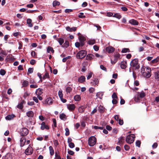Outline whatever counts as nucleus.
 <instances>
[{"label": "nucleus", "instance_id": "obj_1", "mask_svg": "<svg viewBox=\"0 0 159 159\" xmlns=\"http://www.w3.org/2000/svg\"><path fill=\"white\" fill-rule=\"evenodd\" d=\"M139 60L137 58L132 60L130 63V65L133 69H138L140 68L139 64L138 63Z\"/></svg>", "mask_w": 159, "mask_h": 159}, {"label": "nucleus", "instance_id": "obj_2", "mask_svg": "<svg viewBox=\"0 0 159 159\" xmlns=\"http://www.w3.org/2000/svg\"><path fill=\"white\" fill-rule=\"evenodd\" d=\"M86 54L87 52L86 51L82 50L79 52L77 53L76 56L77 59H82L86 56Z\"/></svg>", "mask_w": 159, "mask_h": 159}, {"label": "nucleus", "instance_id": "obj_3", "mask_svg": "<svg viewBox=\"0 0 159 159\" xmlns=\"http://www.w3.org/2000/svg\"><path fill=\"white\" fill-rule=\"evenodd\" d=\"M135 138V135L133 134L129 135L126 137V141L127 143L131 144L134 142Z\"/></svg>", "mask_w": 159, "mask_h": 159}, {"label": "nucleus", "instance_id": "obj_4", "mask_svg": "<svg viewBox=\"0 0 159 159\" xmlns=\"http://www.w3.org/2000/svg\"><path fill=\"white\" fill-rule=\"evenodd\" d=\"M96 143V139L94 136L89 137L88 139L89 145L90 146H93Z\"/></svg>", "mask_w": 159, "mask_h": 159}, {"label": "nucleus", "instance_id": "obj_5", "mask_svg": "<svg viewBox=\"0 0 159 159\" xmlns=\"http://www.w3.org/2000/svg\"><path fill=\"white\" fill-rule=\"evenodd\" d=\"M144 72L145 74H143V75L146 78H149L151 75V68L149 67H147V69Z\"/></svg>", "mask_w": 159, "mask_h": 159}, {"label": "nucleus", "instance_id": "obj_6", "mask_svg": "<svg viewBox=\"0 0 159 159\" xmlns=\"http://www.w3.org/2000/svg\"><path fill=\"white\" fill-rule=\"evenodd\" d=\"M53 100L51 98H48L44 100L43 102V103L45 105H50L52 104Z\"/></svg>", "mask_w": 159, "mask_h": 159}, {"label": "nucleus", "instance_id": "obj_7", "mask_svg": "<svg viewBox=\"0 0 159 159\" xmlns=\"http://www.w3.org/2000/svg\"><path fill=\"white\" fill-rule=\"evenodd\" d=\"M33 152V150L32 148L30 145H29L28 148L25 150V153L27 155H31Z\"/></svg>", "mask_w": 159, "mask_h": 159}, {"label": "nucleus", "instance_id": "obj_8", "mask_svg": "<svg viewBox=\"0 0 159 159\" xmlns=\"http://www.w3.org/2000/svg\"><path fill=\"white\" fill-rule=\"evenodd\" d=\"M28 130L25 128H23L20 130V134L21 136H25L28 134Z\"/></svg>", "mask_w": 159, "mask_h": 159}, {"label": "nucleus", "instance_id": "obj_9", "mask_svg": "<svg viewBox=\"0 0 159 159\" xmlns=\"http://www.w3.org/2000/svg\"><path fill=\"white\" fill-rule=\"evenodd\" d=\"M79 39L80 43V46L82 47L84 44V41L86 40V38L83 36H80L79 37Z\"/></svg>", "mask_w": 159, "mask_h": 159}, {"label": "nucleus", "instance_id": "obj_10", "mask_svg": "<svg viewBox=\"0 0 159 159\" xmlns=\"http://www.w3.org/2000/svg\"><path fill=\"white\" fill-rule=\"evenodd\" d=\"M68 109L71 111H72L75 109V106L74 104H68L67 105Z\"/></svg>", "mask_w": 159, "mask_h": 159}, {"label": "nucleus", "instance_id": "obj_11", "mask_svg": "<svg viewBox=\"0 0 159 159\" xmlns=\"http://www.w3.org/2000/svg\"><path fill=\"white\" fill-rule=\"evenodd\" d=\"M106 51L109 53L113 52L115 51V48L111 46H109L106 48Z\"/></svg>", "mask_w": 159, "mask_h": 159}, {"label": "nucleus", "instance_id": "obj_12", "mask_svg": "<svg viewBox=\"0 0 159 159\" xmlns=\"http://www.w3.org/2000/svg\"><path fill=\"white\" fill-rule=\"evenodd\" d=\"M41 129L43 130L45 129H49V127L47 125H45V123L44 122H42L41 124V126L40 127Z\"/></svg>", "mask_w": 159, "mask_h": 159}, {"label": "nucleus", "instance_id": "obj_13", "mask_svg": "<svg viewBox=\"0 0 159 159\" xmlns=\"http://www.w3.org/2000/svg\"><path fill=\"white\" fill-rule=\"evenodd\" d=\"M76 29L77 27H76L70 28L69 26H67L66 27V30L70 32L75 31L76 30Z\"/></svg>", "mask_w": 159, "mask_h": 159}, {"label": "nucleus", "instance_id": "obj_14", "mask_svg": "<svg viewBox=\"0 0 159 159\" xmlns=\"http://www.w3.org/2000/svg\"><path fill=\"white\" fill-rule=\"evenodd\" d=\"M43 90L42 89L39 88L36 90L35 93L37 96H40L43 93Z\"/></svg>", "mask_w": 159, "mask_h": 159}, {"label": "nucleus", "instance_id": "obj_15", "mask_svg": "<svg viewBox=\"0 0 159 159\" xmlns=\"http://www.w3.org/2000/svg\"><path fill=\"white\" fill-rule=\"evenodd\" d=\"M129 23L130 24L134 25H138L139 22L136 20L134 19H131L129 21Z\"/></svg>", "mask_w": 159, "mask_h": 159}, {"label": "nucleus", "instance_id": "obj_16", "mask_svg": "<svg viewBox=\"0 0 159 159\" xmlns=\"http://www.w3.org/2000/svg\"><path fill=\"white\" fill-rule=\"evenodd\" d=\"M127 62L125 61H122L120 63L121 68L122 69H125L127 67Z\"/></svg>", "mask_w": 159, "mask_h": 159}, {"label": "nucleus", "instance_id": "obj_17", "mask_svg": "<svg viewBox=\"0 0 159 159\" xmlns=\"http://www.w3.org/2000/svg\"><path fill=\"white\" fill-rule=\"evenodd\" d=\"M85 78L84 76H81L78 78V81L80 83H83L85 81Z\"/></svg>", "mask_w": 159, "mask_h": 159}, {"label": "nucleus", "instance_id": "obj_18", "mask_svg": "<svg viewBox=\"0 0 159 159\" xmlns=\"http://www.w3.org/2000/svg\"><path fill=\"white\" fill-rule=\"evenodd\" d=\"M27 116L30 118H32L34 115V113L32 111H30L26 112Z\"/></svg>", "mask_w": 159, "mask_h": 159}, {"label": "nucleus", "instance_id": "obj_19", "mask_svg": "<svg viewBox=\"0 0 159 159\" xmlns=\"http://www.w3.org/2000/svg\"><path fill=\"white\" fill-rule=\"evenodd\" d=\"M25 103L24 100L22 101L17 106V108L20 109H22L23 107V104Z\"/></svg>", "mask_w": 159, "mask_h": 159}, {"label": "nucleus", "instance_id": "obj_20", "mask_svg": "<svg viewBox=\"0 0 159 159\" xmlns=\"http://www.w3.org/2000/svg\"><path fill=\"white\" fill-rule=\"evenodd\" d=\"M15 116L14 114H11L10 115H8L6 116L5 117V119L6 120H11Z\"/></svg>", "mask_w": 159, "mask_h": 159}, {"label": "nucleus", "instance_id": "obj_21", "mask_svg": "<svg viewBox=\"0 0 159 159\" xmlns=\"http://www.w3.org/2000/svg\"><path fill=\"white\" fill-rule=\"evenodd\" d=\"M94 57V56L92 54H89L86 57L87 60H91Z\"/></svg>", "mask_w": 159, "mask_h": 159}, {"label": "nucleus", "instance_id": "obj_22", "mask_svg": "<svg viewBox=\"0 0 159 159\" xmlns=\"http://www.w3.org/2000/svg\"><path fill=\"white\" fill-rule=\"evenodd\" d=\"M85 107L83 106H80L78 108V111L80 113H83L85 110Z\"/></svg>", "mask_w": 159, "mask_h": 159}, {"label": "nucleus", "instance_id": "obj_23", "mask_svg": "<svg viewBox=\"0 0 159 159\" xmlns=\"http://www.w3.org/2000/svg\"><path fill=\"white\" fill-rule=\"evenodd\" d=\"M137 94L139 95L140 98H143L145 96L144 92L143 91H142L141 92H137Z\"/></svg>", "mask_w": 159, "mask_h": 159}, {"label": "nucleus", "instance_id": "obj_24", "mask_svg": "<svg viewBox=\"0 0 159 159\" xmlns=\"http://www.w3.org/2000/svg\"><path fill=\"white\" fill-rule=\"evenodd\" d=\"M56 40L59 42L60 45H62L64 42L63 39L61 38L56 39Z\"/></svg>", "mask_w": 159, "mask_h": 159}, {"label": "nucleus", "instance_id": "obj_25", "mask_svg": "<svg viewBox=\"0 0 159 159\" xmlns=\"http://www.w3.org/2000/svg\"><path fill=\"white\" fill-rule=\"evenodd\" d=\"M119 140V143L120 144H122L124 142V139L123 137H121L119 138L118 139Z\"/></svg>", "mask_w": 159, "mask_h": 159}, {"label": "nucleus", "instance_id": "obj_26", "mask_svg": "<svg viewBox=\"0 0 159 159\" xmlns=\"http://www.w3.org/2000/svg\"><path fill=\"white\" fill-rule=\"evenodd\" d=\"M50 51L52 53L54 52V50L50 46H48L47 48V52L48 53H50Z\"/></svg>", "mask_w": 159, "mask_h": 159}, {"label": "nucleus", "instance_id": "obj_27", "mask_svg": "<svg viewBox=\"0 0 159 159\" xmlns=\"http://www.w3.org/2000/svg\"><path fill=\"white\" fill-rule=\"evenodd\" d=\"M32 20L30 19H28L27 20V23L28 24L29 26L31 27L33 26V25L31 23Z\"/></svg>", "mask_w": 159, "mask_h": 159}, {"label": "nucleus", "instance_id": "obj_28", "mask_svg": "<svg viewBox=\"0 0 159 159\" xmlns=\"http://www.w3.org/2000/svg\"><path fill=\"white\" fill-rule=\"evenodd\" d=\"M49 149L51 155H53L54 154V150L53 148L51 146H50L49 147Z\"/></svg>", "mask_w": 159, "mask_h": 159}, {"label": "nucleus", "instance_id": "obj_29", "mask_svg": "<svg viewBox=\"0 0 159 159\" xmlns=\"http://www.w3.org/2000/svg\"><path fill=\"white\" fill-rule=\"evenodd\" d=\"M60 117L61 120H65L66 119V115L62 113L60 115Z\"/></svg>", "mask_w": 159, "mask_h": 159}, {"label": "nucleus", "instance_id": "obj_30", "mask_svg": "<svg viewBox=\"0 0 159 159\" xmlns=\"http://www.w3.org/2000/svg\"><path fill=\"white\" fill-rule=\"evenodd\" d=\"M74 99L76 101H79L81 99L80 97V95H76L74 97Z\"/></svg>", "mask_w": 159, "mask_h": 159}, {"label": "nucleus", "instance_id": "obj_31", "mask_svg": "<svg viewBox=\"0 0 159 159\" xmlns=\"http://www.w3.org/2000/svg\"><path fill=\"white\" fill-rule=\"evenodd\" d=\"M140 98H140L139 96L137 94L134 97V100L136 102H138L140 101Z\"/></svg>", "mask_w": 159, "mask_h": 159}, {"label": "nucleus", "instance_id": "obj_32", "mask_svg": "<svg viewBox=\"0 0 159 159\" xmlns=\"http://www.w3.org/2000/svg\"><path fill=\"white\" fill-rule=\"evenodd\" d=\"M60 4V2L56 0L53 1L52 3V5L53 7H55L56 6H59Z\"/></svg>", "mask_w": 159, "mask_h": 159}, {"label": "nucleus", "instance_id": "obj_33", "mask_svg": "<svg viewBox=\"0 0 159 159\" xmlns=\"http://www.w3.org/2000/svg\"><path fill=\"white\" fill-rule=\"evenodd\" d=\"M24 139V138H22L20 139V146L21 147H23L25 145V143L26 141V140H25L24 141L23 140Z\"/></svg>", "mask_w": 159, "mask_h": 159}, {"label": "nucleus", "instance_id": "obj_34", "mask_svg": "<svg viewBox=\"0 0 159 159\" xmlns=\"http://www.w3.org/2000/svg\"><path fill=\"white\" fill-rule=\"evenodd\" d=\"M69 45V42L67 41H65V43L62 45V47L67 48L68 47Z\"/></svg>", "mask_w": 159, "mask_h": 159}, {"label": "nucleus", "instance_id": "obj_35", "mask_svg": "<svg viewBox=\"0 0 159 159\" xmlns=\"http://www.w3.org/2000/svg\"><path fill=\"white\" fill-rule=\"evenodd\" d=\"M155 79L159 81V71L156 72L155 73Z\"/></svg>", "mask_w": 159, "mask_h": 159}, {"label": "nucleus", "instance_id": "obj_36", "mask_svg": "<svg viewBox=\"0 0 159 159\" xmlns=\"http://www.w3.org/2000/svg\"><path fill=\"white\" fill-rule=\"evenodd\" d=\"M98 110L101 113H103L104 112V108L101 105H100L98 107Z\"/></svg>", "mask_w": 159, "mask_h": 159}, {"label": "nucleus", "instance_id": "obj_37", "mask_svg": "<svg viewBox=\"0 0 159 159\" xmlns=\"http://www.w3.org/2000/svg\"><path fill=\"white\" fill-rule=\"evenodd\" d=\"M129 52V49L128 48H124L122 49L121 51V52L122 53Z\"/></svg>", "mask_w": 159, "mask_h": 159}, {"label": "nucleus", "instance_id": "obj_38", "mask_svg": "<svg viewBox=\"0 0 159 159\" xmlns=\"http://www.w3.org/2000/svg\"><path fill=\"white\" fill-rule=\"evenodd\" d=\"M113 16V17L116 18L118 19H120L121 17V16L118 13L114 14V15Z\"/></svg>", "mask_w": 159, "mask_h": 159}, {"label": "nucleus", "instance_id": "obj_39", "mask_svg": "<svg viewBox=\"0 0 159 159\" xmlns=\"http://www.w3.org/2000/svg\"><path fill=\"white\" fill-rule=\"evenodd\" d=\"M22 84L23 86L26 87L28 85L29 82L27 80H24Z\"/></svg>", "mask_w": 159, "mask_h": 159}, {"label": "nucleus", "instance_id": "obj_40", "mask_svg": "<svg viewBox=\"0 0 159 159\" xmlns=\"http://www.w3.org/2000/svg\"><path fill=\"white\" fill-rule=\"evenodd\" d=\"M58 96L60 98H62L63 97V94L62 93V90H60L58 91Z\"/></svg>", "mask_w": 159, "mask_h": 159}, {"label": "nucleus", "instance_id": "obj_41", "mask_svg": "<svg viewBox=\"0 0 159 159\" xmlns=\"http://www.w3.org/2000/svg\"><path fill=\"white\" fill-rule=\"evenodd\" d=\"M120 55L119 53L116 54L114 56V59L117 61L120 57Z\"/></svg>", "mask_w": 159, "mask_h": 159}, {"label": "nucleus", "instance_id": "obj_42", "mask_svg": "<svg viewBox=\"0 0 159 159\" xmlns=\"http://www.w3.org/2000/svg\"><path fill=\"white\" fill-rule=\"evenodd\" d=\"M49 77V74L48 73L46 72L44 75L43 77V79L44 80L46 78H48Z\"/></svg>", "mask_w": 159, "mask_h": 159}, {"label": "nucleus", "instance_id": "obj_43", "mask_svg": "<svg viewBox=\"0 0 159 159\" xmlns=\"http://www.w3.org/2000/svg\"><path fill=\"white\" fill-rule=\"evenodd\" d=\"M95 43V41L94 39L90 40L88 41V43L90 45H93Z\"/></svg>", "mask_w": 159, "mask_h": 159}, {"label": "nucleus", "instance_id": "obj_44", "mask_svg": "<svg viewBox=\"0 0 159 159\" xmlns=\"http://www.w3.org/2000/svg\"><path fill=\"white\" fill-rule=\"evenodd\" d=\"M66 133H65V135L66 136H67L69 135L70 134V131L69 130L68 128H66L65 129Z\"/></svg>", "mask_w": 159, "mask_h": 159}, {"label": "nucleus", "instance_id": "obj_45", "mask_svg": "<svg viewBox=\"0 0 159 159\" xmlns=\"http://www.w3.org/2000/svg\"><path fill=\"white\" fill-rule=\"evenodd\" d=\"M147 69V67H142L141 69V72L142 74H145V73H144V72H145V71H146V70Z\"/></svg>", "mask_w": 159, "mask_h": 159}, {"label": "nucleus", "instance_id": "obj_46", "mask_svg": "<svg viewBox=\"0 0 159 159\" xmlns=\"http://www.w3.org/2000/svg\"><path fill=\"white\" fill-rule=\"evenodd\" d=\"M99 81L97 79H95L94 80H93V82H91V83H93V85H96L98 83Z\"/></svg>", "mask_w": 159, "mask_h": 159}, {"label": "nucleus", "instance_id": "obj_47", "mask_svg": "<svg viewBox=\"0 0 159 159\" xmlns=\"http://www.w3.org/2000/svg\"><path fill=\"white\" fill-rule=\"evenodd\" d=\"M6 74L5 70L3 69H1L0 70V74L2 75H4Z\"/></svg>", "mask_w": 159, "mask_h": 159}, {"label": "nucleus", "instance_id": "obj_48", "mask_svg": "<svg viewBox=\"0 0 159 159\" xmlns=\"http://www.w3.org/2000/svg\"><path fill=\"white\" fill-rule=\"evenodd\" d=\"M71 58V57L70 56H68L62 59V61L64 62H65L67 59H69Z\"/></svg>", "mask_w": 159, "mask_h": 159}, {"label": "nucleus", "instance_id": "obj_49", "mask_svg": "<svg viewBox=\"0 0 159 159\" xmlns=\"http://www.w3.org/2000/svg\"><path fill=\"white\" fill-rule=\"evenodd\" d=\"M61 157L60 156L57 154V152L55 153V159H60Z\"/></svg>", "mask_w": 159, "mask_h": 159}, {"label": "nucleus", "instance_id": "obj_50", "mask_svg": "<svg viewBox=\"0 0 159 159\" xmlns=\"http://www.w3.org/2000/svg\"><path fill=\"white\" fill-rule=\"evenodd\" d=\"M159 59L158 57L154 59L151 61V62L152 63H154L157 62L159 61Z\"/></svg>", "mask_w": 159, "mask_h": 159}, {"label": "nucleus", "instance_id": "obj_51", "mask_svg": "<svg viewBox=\"0 0 159 159\" xmlns=\"http://www.w3.org/2000/svg\"><path fill=\"white\" fill-rule=\"evenodd\" d=\"M69 144V146L70 148H73L75 147V144L73 143H70Z\"/></svg>", "mask_w": 159, "mask_h": 159}, {"label": "nucleus", "instance_id": "obj_52", "mask_svg": "<svg viewBox=\"0 0 159 159\" xmlns=\"http://www.w3.org/2000/svg\"><path fill=\"white\" fill-rule=\"evenodd\" d=\"M34 69L32 68H29L28 70V73L29 74H31L33 72Z\"/></svg>", "mask_w": 159, "mask_h": 159}, {"label": "nucleus", "instance_id": "obj_53", "mask_svg": "<svg viewBox=\"0 0 159 159\" xmlns=\"http://www.w3.org/2000/svg\"><path fill=\"white\" fill-rule=\"evenodd\" d=\"M96 96L98 98H100V99H101L102 96V93H97Z\"/></svg>", "mask_w": 159, "mask_h": 159}, {"label": "nucleus", "instance_id": "obj_54", "mask_svg": "<svg viewBox=\"0 0 159 159\" xmlns=\"http://www.w3.org/2000/svg\"><path fill=\"white\" fill-rule=\"evenodd\" d=\"M72 90V88L70 87H68L66 89V91L67 93H70Z\"/></svg>", "mask_w": 159, "mask_h": 159}, {"label": "nucleus", "instance_id": "obj_55", "mask_svg": "<svg viewBox=\"0 0 159 159\" xmlns=\"http://www.w3.org/2000/svg\"><path fill=\"white\" fill-rule=\"evenodd\" d=\"M141 142L140 141L138 140L136 142V145L138 147L140 146Z\"/></svg>", "mask_w": 159, "mask_h": 159}, {"label": "nucleus", "instance_id": "obj_56", "mask_svg": "<svg viewBox=\"0 0 159 159\" xmlns=\"http://www.w3.org/2000/svg\"><path fill=\"white\" fill-rule=\"evenodd\" d=\"M84 15V14L83 13L80 12L79 13L78 16L80 18H84L85 16Z\"/></svg>", "mask_w": 159, "mask_h": 159}, {"label": "nucleus", "instance_id": "obj_57", "mask_svg": "<svg viewBox=\"0 0 159 159\" xmlns=\"http://www.w3.org/2000/svg\"><path fill=\"white\" fill-rule=\"evenodd\" d=\"M93 128L95 129H103V127H100V126H94Z\"/></svg>", "mask_w": 159, "mask_h": 159}, {"label": "nucleus", "instance_id": "obj_58", "mask_svg": "<svg viewBox=\"0 0 159 159\" xmlns=\"http://www.w3.org/2000/svg\"><path fill=\"white\" fill-rule=\"evenodd\" d=\"M158 146V144L157 143H155L152 146V147L153 148H156Z\"/></svg>", "mask_w": 159, "mask_h": 159}, {"label": "nucleus", "instance_id": "obj_59", "mask_svg": "<svg viewBox=\"0 0 159 159\" xmlns=\"http://www.w3.org/2000/svg\"><path fill=\"white\" fill-rule=\"evenodd\" d=\"M112 98L113 99H116L117 98V96L116 93H114L112 96Z\"/></svg>", "mask_w": 159, "mask_h": 159}, {"label": "nucleus", "instance_id": "obj_60", "mask_svg": "<svg viewBox=\"0 0 159 159\" xmlns=\"http://www.w3.org/2000/svg\"><path fill=\"white\" fill-rule=\"evenodd\" d=\"M52 120L53 124V126L55 127H57L56 120L55 119H53Z\"/></svg>", "mask_w": 159, "mask_h": 159}, {"label": "nucleus", "instance_id": "obj_61", "mask_svg": "<svg viewBox=\"0 0 159 159\" xmlns=\"http://www.w3.org/2000/svg\"><path fill=\"white\" fill-rule=\"evenodd\" d=\"M33 100L36 103H38L39 102V100L36 97H34L33 98Z\"/></svg>", "mask_w": 159, "mask_h": 159}, {"label": "nucleus", "instance_id": "obj_62", "mask_svg": "<svg viewBox=\"0 0 159 159\" xmlns=\"http://www.w3.org/2000/svg\"><path fill=\"white\" fill-rule=\"evenodd\" d=\"M124 148L125 149L126 151H128L129 149V146L128 145H125L124 146Z\"/></svg>", "mask_w": 159, "mask_h": 159}, {"label": "nucleus", "instance_id": "obj_63", "mask_svg": "<svg viewBox=\"0 0 159 159\" xmlns=\"http://www.w3.org/2000/svg\"><path fill=\"white\" fill-rule=\"evenodd\" d=\"M68 153L69 154L71 155H73L74 153V152L71 150H68Z\"/></svg>", "mask_w": 159, "mask_h": 159}, {"label": "nucleus", "instance_id": "obj_64", "mask_svg": "<svg viewBox=\"0 0 159 159\" xmlns=\"http://www.w3.org/2000/svg\"><path fill=\"white\" fill-rule=\"evenodd\" d=\"M95 90L93 88H90L89 89V91L90 93H93Z\"/></svg>", "mask_w": 159, "mask_h": 159}]
</instances>
